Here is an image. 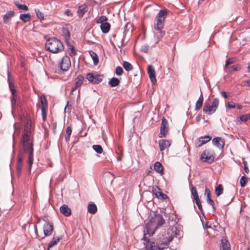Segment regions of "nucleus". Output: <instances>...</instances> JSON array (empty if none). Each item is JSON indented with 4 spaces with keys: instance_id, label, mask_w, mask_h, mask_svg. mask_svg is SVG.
Instances as JSON below:
<instances>
[{
    "instance_id": "nucleus-1",
    "label": "nucleus",
    "mask_w": 250,
    "mask_h": 250,
    "mask_svg": "<svg viewBox=\"0 0 250 250\" xmlns=\"http://www.w3.org/2000/svg\"><path fill=\"white\" fill-rule=\"evenodd\" d=\"M32 123L30 119H26L24 132L21 140V146L18 155L17 162L23 164L24 153L29 152L28 163L30 170L33 162V140L31 130Z\"/></svg>"
},
{
    "instance_id": "nucleus-2",
    "label": "nucleus",
    "mask_w": 250,
    "mask_h": 250,
    "mask_svg": "<svg viewBox=\"0 0 250 250\" xmlns=\"http://www.w3.org/2000/svg\"><path fill=\"white\" fill-rule=\"evenodd\" d=\"M176 227H172L167 232L166 238L157 239L155 240H149L146 243V250H164L173 240L174 236L178 234Z\"/></svg>"
},
{
    "instance_id": "nucleus-3",
    "label": "nucleus",
    "mask_w": 250,
    "mask_h": 250,
    "mask_svg": "<svg viewBox=\"0 0 250 250\" xmlns=\"http://www.w3.org/2000/svg\"><path fill=\"white\" fill-rule=\"evenodd\" d=\"M165 222L162 215L155 214L146 225V233L149 235H153L156 230L161 227Z\"/></svg>"
},
{
    "instance_id": "nucleus-4",
    "label": "nucleus",
    "mask_w": 250,
    "mask_h": 250,
    "mask_svg": "<svg viewBox=\"0 0 250 250\" xmlns=\"http://www.w3.org/2000/svg\"><path fill=\"white\" fill-rule=\"evenodd\" d=\"M45 48L51 53H57L63 50L64 46L59 40L55 38H52L46 41Z\"/></svg>"
},
{
    "instance_id": "nucleus-5",
    "label": "nucleus",
    "mask_w": 250,
    "mask_h": 250,
    "mask_svg": "<svg viewBox=\"0 0 250 250\" xmlns=\"http://www.w3.org/2000/svg\"><path fill=\"white\" fill-rule=\"evenodd\" d=\"M168 13L167 10H161L159 11L154 22V28H163Z\"/></svg>"
},
{
    "instance_id": "nucleus-6",
    "label": "nucleus",
    "mask_w": 250,
    "mask_h": 250,
    "mask_svg": "<svg viewBox=\"0 0 250 250\" xmlns=\"http://www.w3.org/2000/svg\"><path fill=\"white\" fill-rule=\"evenodd\" d=\"M219 99L218 98H215L213 100L211 105L208 103H205L203 110L205 113L211 115L216 111L219 105Z\"/></svg>"
},
{
    "instance_id": "nucleus-7",
    "label": "nucleus",
    "mask_w": 250,
    "mask_h": 250,
    "mask_svg": "<svg viewBox=\"0 0 250 250\" xmlns=\"http://www.w3.org/2000/svg\"><path fill=\"white\" fill-rule=\"evenodd\" d=\"M215 159V153L213 150L207 149L203 151L201 155L200 160L203 162L208 163H212Z\"/></svg>"
},
{
    "instance_id": "nucleus-8",
    "label": "nucleus",
    "mask_w": 250,
    "mask_h": 250,
    "mask_svg": "<svg viewBox=\"0 0 250 250\" xmlns=\"http://www.w3.org/2000/svg\"><path fill=\"white\" fill-rule=\"evenodd\" d=\"M168 131V123L167 120L163 118L162 120V125L160 127V133L159 134L160 138L166 136Z\"/></svg>"
},
{
    "instance_id": "nucleus-9",
    "label": "nucleus",
    "mask_w": 250,
    "mask_h": 250,
    "mask_svg": "<svg viewBox=\"0 0 250 250\" xmlns=\"http://www.w3.org/2000/svg\"><path fill=\"white\" fill-rule=\"evenodd\" d=\"M86 78L91 83L94 84H98L102 81V78L100 75H94L92 73H87Z\"/></svg>"
},
{
    "instance_id": "nucleus-10",
    "label": "nucleus",
    "mask_w": 250,
    "mask_h": 250,
    "mask_svg": "<svg viewBox=\"0 0 250 250\" xmlns=\"http://www.w3.org/2000/svg\"><path fill=\"white\" fill-rule=\"evenodd\" d=\"M61 68L63 71H67L71 66V61L67 56H64L62 59L60 64Z\"/></svg>"
},
{
    "instance_id": "nucleus-11",
    "label": "nucleus",
    "mask_w": 250,
    "mask_h": 250,
    "mask_svg": "<svg viewBox=\"0 0 250 250\" xmlns=\"http://www.w3.org/2000/svg\"><path fill=\"white\" fill-rule=\"evenodd\" d=\"M7 75H8V82L9 84V87L10 88V90L12 93V95H14L15 96V95H17V91L16 89L15 88L14 83V79L12 75L10 74V72L9 71H7Z\"/></svg>"
},
{
    "instance_id": "nucleus-12",
    "label": "nucleus",
    "mask_w": 250,
    "mask_h": 250,
    "mask_svg": "<svg viewBox=\"0 0 250 250\" xmlns=\"http://www.w3.org/2000/svg\"><path fill=\"white\" fill-rule=\"evenodd\" d=\"M211 138L209 136H205L204 137H200L195 142V146L196 147H199L203 146L204 144L208 142Z\"/></svg>"
},
{
    "instance_id": "nucleus-13",
    "label": "nucleus",
    "mask_w": 250,
    "mask_h": 250,
    "mask_svg": "<svg viewBox=\"0 0 250 250\" xmlns=\"http://www.w3.org/2000/svg\"><path fill=\"white\" fill-rule=\"evenodd\" d=\"M53 230V225L49 222L46 223L43 226V232L45 236L51 235Z\"/></svg>"
},
{
    "instance_id": "nucleus-14",
    "label": "nucleus",
    "mask_w": 250,
    "mask_h": 250,
    "mask_svg": "<svg viewBox=\"0 0 250 250\" xmlns=\"http://www.w3.org/2000/svg\"><path fill=\"white\" fill-rule=\"evenodd\" d=\"M152 191L156 196L158 198L162 199H165L167 198V196L163 193L161 188L155 186L153 188Z\"/></svg>"
},
{
    "instance_id": "nucleus-15",
    "label": "nucleus",
    "mask_w": 250,
    "mask_h": 250,
    "mask_svg": "<svg viewBox=\"0 0 250 250\" xmlns=\"http://www.w3.org/2000/svg\"><path fill=\"white\" fill-rule=\"evenodd\" d=\"M147 73L151 82L153 83H155L156 82V79L155 78V71L154 67L152 65H148L147 68Z\"/></svg>"
},
{
    "instance_id": "nucleus-16",
    "label": "nucleus",
    "mask_w": 250,
    "mask_h": 250,
    "mask_svg": "<svg viewBox=\"0 0 250 250\" xmlns=\"http://www.w3.org/2000/svg\"><path fill=\"white\" fill-rule=\"evenodd\" d=\"M163 28H154V34L156 38V43L159 42L165 35V32L163 30Z\"/></svg>"
},
{
    "instance_id": "nucleus-17",
    "label": "nucleus",
    "mask_w": 250,
    "mask_h": 250,
    "mask_svg": "<svg viewBox=\"0 0 250 250\" xmlns=\"http://www.w3.org/2000/svg\"><path fill=\"white\" fill-rule=\"evenodd\" d=\"M170 145V142L167 140L162 139L159 141V147L161 151L169 147Z\"/></svg>"
},
{
    "instance_id": "nucleus-18",
    "label": "nucleus",
    "mask_w": 250,
    "mask_h": 250,
    "mask_svg": "<svg viewBox=\"0 0 250 250\" xmlns=\"http://www.w3.org/2000/svg\"><path fill=\"white\" fill-rule=\"evenodd\" d=\"M61 212L65 216L68 217L71 214V210L66 205H63L60 208Z\"/></svg>"
},
{
    "instance_id": "nucleus-19",
    "label": "nucleus",
    "mask_w": 250,
    "mask_h": 250,
    "mask_svg": "<svg viewBox=\"0 0 250 250\" xmlns=\"http://www.w3.org/2000/svg\"><path fill=\"white\" fill-rule=\"evenodd\" d=\"M212 143L214 145H215L220 149L223 148L225 145L224 141L219 137H216L214 138L212 140Z\"/></svg>"
},
{
    "instance_id": "nucleus-20",
    "label": "nucleus",
    "mask_w": 250,
    "mask_h": 250,
    "mask_svg": "<svg viewBox=\"0 0 250 250\" xmlns=\"http://www.w3.org/2000/svg\"><path fill=\"white\" fill-rule=\"evenodd\" d=\"M154 169L161 175H163L164 173V167L159 162H156L155 163L154 165Z\"/></svg>"
},
{
    "instance_id": "nucleus-21",
    "label": "nucleus",
    "mask_w": 250,
    "mask_h": 250,
    "mask_svg": "<svg viewBox=\"0 0 250 250\" xmlns=\"http://www.w3.org/2000/svg\"><path fill=\"white\" fill-rule=\"evenodd\" d=\"M86 5L85 4H83L79 7L77 10V14L80 18L83 17V15L86 12Z\"/></svg>"
},
{
    "instance_id": "nucleus-22",
    "label": "nucleus",
    "mask_w": 250,
    "mask_h": 250,
    "mask_svg": "<svg viewBox=\"0 0 250 250\" xmlns=\"http://www.w3.org/2000/svg\"><path fill=\"white\" fill-rule=\"evenodd\" d=\"M101 29L102 32L104 33H108L110 29V24L109 23L105 22L104 23H102L101 26Z\"/></svg>"
},
{
    "instance_id": "nucleus-23",
    "label": "nucleus",
    "mask_w": 250,
    "mask_h": 250,
    "mask_svg": "<svg viewBox=\"0 0 250 250\" xmlns=\"http://www.w3.org/2000/svg\"><path fill=\"white\" fill-rule=\"evenodd\" d=\"M84 80V77L82 75L78 76L75 80V85L76 87H80L83 83V80Z\"/></svg>"
},
{
    "instance_id": "nucleus-24",
    "label": "nucleus",
    "mask_w": 250,
    "mask_h": 250,
    "mask_svg": "<svg viewBox=\"0 0 250 250\" xmlns=\"http://www.w3.org/2000/svg\"><path fill=\"white\" fill-rule=\"evenodd\" d=\"M203 101H204V97H203V96L202 94V91H201L200 96L199 97V99L197 100V101L196 103L195 108V110H199L201 108V107L203 105Z\"/></svg>"
},
{
    "instance_id": "nucleus-25",
    "label": "nucleus",
    "mask_w": 250,
    "mask_h": 250,
    "mask_svg": "<svg viewBox=\"0 0 250 250\" xmlns=\"http://www.w3.org/2000/svg\"><path fill=\"white\" fill-rule=\"evenodd\" d=\"M89 53L93 61L94 64L97 65L99 62L98 55L92 50L89 51Z\"/></svg>"
},
{
    "instance_id": "nucleus-26",
    "label": "nucleus",
    "mask_w": 250,
    "mask_h": 250,
    "mask_svg": "<svg viewBox=\"0 0 250 250\" xmlns=\"http://www.w3.org/2000/svg\"><path fill=\"white\" fill-rule=\"evenodd\" d=\"M120 83V80L115 77L111 78L108 82V84L112 87L118 86Z\"/></svg>"
},
{
    "instance_id": "nucleus-27",
    "label": "nucleus",
    "mask_w": 250,
    "mask_h": 250,
    "mask_svg": "<svg viewBox=\"0 0 250 250\" xmlns=\"http://www.w3.org/2000/svg\"><path fill=\"white\" fill-rule=\"evenodd\" d=\"M88 211L91 214H95L97 211L96 205L93 203L89 204L88 205Z\"/></svg>"
},
{
    "instance_id": "nucleus-28",
    "label": "nucleus",
    "mask_w": 250,
    "mask_h": 250,
    "mask_svg": "<svg viewBox=\"0 0 250 250\" xmlns=\"http://www.w3.org/2000/svg\"><path fill=\"white\" fill-rule=\"evenodd\" d=\"M14 12L10 11L9 12L7 13L4 16H3V22L7 24L9 22V20L11 19L12 17L14 16Z\"/></svg>"
},
{
    "instance_id": "nucleus-29",
    "label": "nucleus",
    "mask_w": 250,
    "mask_h": 250,
    "mask_svg": "<svg viewBox=\"0 0 250 250\" xmlns=\"http://www.w3.org/2000/svg\"><path fill=\"white\" fill-rule=\"evenodd\" d=\"M222 246L221 247V250H230L229 244L227 240L225 239H222Z\"/></svg>"
},
{
    "instance_id": "nucleus-30",
    "label": "nucleus",
    "mask_w": 250,
    "mask_h": 250,
    "mask_svg": "<svg viewBox=\"0 0 250 250\" xmlns=\"http://www.w3.org/2000/svg\"><path fill=\"white\" fill-rule=\"evenodd\" d=\"M20 19L23 21L24 22L29 21L31 19L30 14H21L20 16Z\"/></svg>"
},
{
    "instance_id": "nucleus-31",
    "label": "nucleus",
    "mask_w": 250,
    "mask_h": 250,
    "mask_svg": "<svg viewBox=\"0 0 250 250\" xmlns=\"http://www.w3.org/2000/svg\"><path fill=\"white\" fill-rule=\"evenodd\" d=\"M61 239L60 237L53 238L48 244V249L56 245Z\"/></svg>"
},
{
    "instance_id": "nucleus-32",
    "label": "nucleus",
    "mask_w": 250,
    "mask_h": 250,
    "mask_svg": "<svg viewBox=\"0 0 250 250\" xmlns=\"http://www.w3.org/2000/svg\"><path fill=\"white\" fill-rule=\"evenodd\" d=\"M190 189H191V194H192L194 199L195 200V199L199 198L196 188L194 186H193V185H191Z\"/></svg>"
},
{
    "instance_id": "nucleus-33",
    "label": "nucleus",
    "mask_w": 250,
    "mask_h": 250,
    "mask_svg": "<svg viewBox=\"0 0 250 250\" xmlns=\"http://www.w3.org/2000/svg\"><path fill=\"white\" fill-rule=\"evenodd\" d=\"M41 103L42 105V107L47 108L48 104L46 97L44 95H42L40 98Z\"/></svg>"
},
{
    "instance_id": "nucleus-34",
    "label": "nucleus",
    "mask_w": 250,
    "mask_h": 250,
    "mask_svg": "<svg viewBox=\"0 0 250 250\" xmlns=\"http://www.w3.org/2000/svg\"><path fill=\"white\" fill-rule=\"evenodd\" d=\"M223 191V187L221 184L219 185L215 189V194L217 196L222 194Z\"/></svg>"
},
{
    "instance_id": "nucleus-35",
    "label": "nucleus",
    "mask_w": 250,
    "mask_h": 250,
    "mask_svg": "<svg viewBox=\"0 0 250 250\" xmlns=\"http://www.w3.org/2000/svg\"><path fill=\"white\" fill-rule=\"evenodd\" d=\"M123 65L125 70L127 71L132 70L133 69V66L132 64L127 62H124Z\"/></svg>"
},
{
    "instance_id": "nucleus-36",
    "label": "nucleus",
    "mask_w": 250,
    "mask_h": 250,
    "mask_svg": "<svg viewBox=\"0 0 250 250\" xmlns=\"http://www.w3.org/2000/svg\"><path fill=\"white\" fill-rule=\"evenodd\" d=\"M92 148L98 154H101L103 152V149L101 145H93Z\"/></svg>"
},
{
    "instance_id": "nucleus-37",
    "label": "nucleus",
    "mask_w": 250,
    "mask_h": 250,
    "mask_svg": "<svg viewBox=\"0 0 250 250\" xmlns=\"http://www.w3.org/2000/svg\"><path fill=\"white\" fill-rule=\"evenodd\" d=\"M36 15L39 19L41 21L44 20V14L39 9H35Z\"/></svg>"
},
{
    "instance_id": "nucleus-38",
    "label": "nucleus",
    "mask_w": 250,
    "mask_h": 250,
    "mask_svg": "<svg viewBox=\"0 0 250 250\" xmlns=\"http://www.w3.org/2000/svg\"><path fill=\"white\" fill-rule=\"evenodd\" d=\"M22 167V163L17 162V165H16V169H17V176L19 177L21 176Z\"/></svg>"
},
{
    "instance_id": "nucleus-39",
    "label": "nucleus",
    "mask_w": 250,
    "mask_h": 250,
    "mask_svg": "<svg viewBox=\"0 0 250 250\" xmlns=\"http://www.w3.org/2000/svg\"><path fill=\"white\" fill-rule=\"evenodd\" d=\"M248 182L247 178L245 177V176H243L241 177L240 179V185L241 187L243 188L245 187Z\"/></svg>"
},
{
    "instance_id": "nucleus-40",
    "label": "nucleus",
    "mask_w": 250,
    "mask_h": 250,
    "mask_svg": "<svg viewBox=\"0 0 250 250\" xmlns=\"http://www.w3.org/2000/svg\"><path fill=\"white\" fill-rule=\"evenodd\" d=\"M68 51L69 54L71 57H73V56H75L76 54L75 49L74 47L72 45H71L70 46L69 48L68 49Z\"/></svg>"
},
{
    "instance_id": "nucleus-41",
    "label": "nucleus",
    "mask_w": 250,
    "mask_h": 250,
    "mask_svg": "<svg viewBox=\"0 0 250 250\" xmlns=\"http://www.w3.org/2000/svg\"><path fill=\"white\" fill-rule=\"evenodd\" d=\"M107 21V18L105 16H101L97 20V23L102 24V23H104Z\"/></svg>"
},
{
    "instance_id": "nucleus-42",
    "label": "nucleus",
    "mask_w": 250,
    "mask_h": 250,
    "mask_svg": "<svg viewBox=\"0 0 250 250\" xmlns=\"http://www.w3.org/2000/svg\"><path fill=\"white\" fill-rule=\"evenodd\" d=\"M47 109V108H44V107H41L42 118L44 121H45L46 119Z\"/></svg>"
},
{
    "instance_id": "nucleus-43",
    "label": "nucleus",
    "mask_w": 250,
    "mask_h": 250,
    "mask_svg": "<svg viewBox=\"0 0 250 250\" xmlns=\"http://www.w3.org/2000/svg\"><path fill=\"white\" fill-rule=\"evenodd\" d=\"M123 73V69L121 66H117L115 69V73L118 76H121Z\"/></svg>"
},
{
    "instance_id": "nucleus-44",
    "label": "nucleus",
    "mask_w": 250,
    "mask_h": 250,
    "mask_svg": "<svg viewBox=\"0 0 250 250\" xmlns=\"http://www.w3.org/2000/svg\"><path fill=\"white\" fill-rule=\"evenodd\" d=\"M141 51L144 53H147L149 50V46L147 44H143L141 46Z\"/></svg>"
},
{
    "instance_id": "nucleus-45",
    "label": "nucleus",
    "mask_w": 250,
    "mask_h": 250,
    "mask_svg": "<svg viewBox=\"0 0 250 250\" xmlns=\"http://www.w3.org/2000/svg\"><path fill=\"white\" fill-rule=\"evenodd\" d=\"M17 7L21 10H22L23 11H28V7L25 4H18L17 5Z\"/></svg>"
},
{
    "instance_id": "nucleus-46",
    "label": "nucleus",
    "mask_w": 250,
    "mask_h": 250,
    "mask_svg": "<svg viewBox=\"0 0 250 250\" xmlns=\"http://www.w3.org/2000/svg\"><path fill=\"white\" fill-rule=\"evenodd\" d=\"M234 62V60L232 58H229L226 62L225 67H228L229 65L232 64Z\"/></svg>"
},
{
    "instance_id": "nucleus-47",
    "label": "nucleus",
    "mask_w": 250,
    "mask_h": 250,
    "mask_svg": "<svg viewBox=\"0 0 250 250\" xmlns=\"http://www.w3.org/2000/svg\"><path fill=\"white\" fill-rule=\"evenodd\" d=\"M243 164L244 165V168L245 169L246 173L248 174L250 172V170H249L247 162L246 161H244L243 162Z\"/></svg>"
},
{
    "instance_id": "nucleus-48",
    "label": "nucleus",
    "mask_w": 250,
    "mask_h": 250,
    "mask_svg": "<svg viewBox=\"0 0 250 250\" xmlns=\"http://www.w3.org/2000/svg\"><path fill=\"white\" fill-rule=\"evenodd\" d=\"M195 200L196 202V204L197 206H198L199 209L201 211H202V207L201 203L200 202L199 198L195 199Z\"/></svg>"
},
{
    "instance_id": "nucleus-49",
    "label": "nucleus",
    "mask_w": 250,
    "mask_h": 250,
    "mask_svg": "<svg viewBox=\"0 0 250 250\" xmlns=\"http://www.w3.org/2000/svg\"><path fill=\"white\" fill-rule=\"evenodd\" d=\"M230 68L234 71H239L241 69V66L239 64L232 65Z\"/></svg>"
},
{
    "instance_id": "nucleus-50",
    "label": "nucleus",
    "mask_w": 250,
    "mask_h": 250,
    "mask_svg": "<svg viewBox=\"0 0 250 250\" xmlns=\"http://www.w3.org/2000/svg\"><path fill=\"white\" fill-rule=\"evenodd\" d=\"M205 193L207 194V199L211 198V193L210 190L208 188H206L205 189Z\"/></svg>"
},
{
    "instance_id": "nucleus-51",
    "label": "nucleus",
    "mask_w": 250,
    "mask_h": 250,
    "mask_svg": "<svg viewBox=\"0 0 250 250\" xmlns=\"http://www.w3.org/2000/svg\"><path fill=\"white\" fill-rule=\"evenodd\" d=\"M207 201H208V203L209 204L211 205V206L213 208H215V206H214V201H213V200L211 199V198H209V199H207Z\"/></svg>"
},
{
    "instance_id": "nucleus-52",
    "label": "nucleus",
    "mask_w": 250,
    "mask_h": 250,
    "mask_svg": "<svg viewBox=\"0 0 250 250\" xmlns=\"http://www.w3.org/2000/svg\"><path fill=\"white\" fill-rule=\"evenodd\" d=\"M240 119L242 122H246L248 120V115H243L240 116Z\"/></svg>"
},
{
    "instance_id": "nucleus-53",
    "label": "nucleus",
    "mask_w": 250,
    "mask_h": 250,
    "mask_svg": "<svg viewBox=\"0 0 250 250\" xmlns=\"http://www.w3.org/2000/svg\"><path fill=\"white\" fill-rule=\"evenodd\" d=\"M228 106L229 108H233L235 107V104L232 102L228 103Z\"/></svg>"
},
{
    "instance_id": "nucleus-54",
    "label": "nucleus",
    "mask_w": 250,
    "mask_h": 250,
    "mask_svg": "<svg viewBox=\"0 0 250 250\" xmlns=\"http://www.w3.org/2000/svg\"><path fill=\"white\" fill-rule=\"evenodd\" d=\"M66 133L68 136H70L72 133V129L70 126H68L66 128Z\"/></svg>"
},
{
    "instance_id": "nucleus-55",
    "label": "nucleus",
    "mask_w": 250,
    "mask_h": 250,
    "mask_svg": "<svg viewBox=\"0 0 250 250\" xmlns=\"http://www.w3.org/2000/svg\"><path fill=\"white\" fill-rule=\"evenodd\" d=\"M64 13L67 16L72 17L73 16L72 13L71 12L70 10H69V9L66 10Z\"/></svg>"
},
{
    "instance_id": "nucleus-56",
    "label": "nucleus",
    "mask_w": 250,
    "mask_h": 250,
    "mask_svg": "<svg viewBox=\"0 0 250 250\" xmlns=\"http://www.w3.org/2000/svg\"><path fill=\"white\" fill-rule=\"evenodd\" d=\"M17 95H15V96L14 95H12L11 102L12 104H13L14 103L15 104L16 101L17 100Z\"/></svg>"
},
{
    "instance_id": "nucleus-57",
    "label": "nucleus",
    "mask_w": 250,
    "mask_h": 250,
    "mask_svg": "<svg viewBox=\"0 0 250 250\" xmlns=\"http://www.w3.org/2000/svg\"><path fill=\"white\" fill-rule=\"evenodd\" d=\"M221 94L225 99H226L228 97L227 94L225 91H222L221 92Z\"/></svg>"
},
{
    "instance_id": "nucleus-58",
    "label": "nucleus",
    "mask_w": 250,
    "mask_h": 250,
    "mask_svg": "<svg viewBox=\"0 0 250 250\" xmlns=\"http://www.w3.org/2000/svg\"><path fill=\"white\" fill-rule=\"evenodd\" d=\"M77 88H78V87H76V86L75 85H74V87H73L71 90V93L72 94V93L75 91L76 90Z\"/></svg>"
},
{
    "instance_id": "nucleus-59",
    "label": "nucleus",
    "mask_w": 250,
    "mask_h": 250,
    "mask_svg": "<svg viewBox=\"0 0 250 250\" xmlns=\"http://www.w3.org/2000/svg\"><path fill=\"white\" fill-rule=\"evenodd\" d=\"M66 32L67 33V35L65 36V39L66 40L67 38H70V33L68 30H66Z\"/></svg>"
},
{
    "instance_id": "nucleus-60",
    "label": "nucleus",
    "mask_w": 250,
    "mask_h": 250,
    "mask_svg": "<svg viewBox=\"0 0 250 250\" xmlns=\"http://www.w3.org/2000/svg\"><path fill=\"white\" fill-rule=\"evenodd\" d=\"M14 4L16 5V6L17 7V5L20 4L19 3V1L18 0H14Z\"/></svg>"
},
{
    "instance_id": "nucleus-61",
    "label": "nucleus",
    "mask_w": 250,
    "mask_h": 250,
    "mask_svg": "<svg viewBox=\"0 0 250 250\" xmlns=\"http://www.w3.org/2000/svg\"><path fill=\"white\" fill-rule=\"evenodd\" d=\"M70 136H68V135H67L65 136V140H66V141L69 140V139H70Z\"/></svg>"
},
{
    "instance_id": "nucleus-62",
    "label": "nucleus",
    "mask_w": 250,
    "mask_h": 250,
    "mask_svg": "<svg viewBox=\"0 0 250 250\" xmlns=\"http://www.w3.org/2000/svg\"><path fill=\"white\" fill-rule=\"evenodd\" d=\"M237 107L238 109H241L242 107V106L241 105H237Z\"/></svg>"
},
{
    "instance_id": "nucleus-63",
    "label": "nucleus",
    "mask_w": 250,
    "mask_h": 250,
    "mask_svg": "<svg viewBox=\"0 0 250 250\" xmlns=\"http://www.w3.org/2000/svg\"><path fill=\"white\" fill-rule=\"evenodd\" d=\"M247 115H248V119H250V114H247Z\"/></svg>"
},
{
    "instance_id": "nucleus-64",
    "label": "nucleus",
    "mask_w": 250,
    "mask_h": 250,
    "mask_svg": "<svg viewBox=\"0 0 250 250\" xmlns=\"http://www.w3.org/2000/svg\"><path fill=\"white\" fill-rule=\"evenodd\" d=\"M248 83L249 85L250 86V80L248 81Z\"/></svg>"
}]
</instances>
